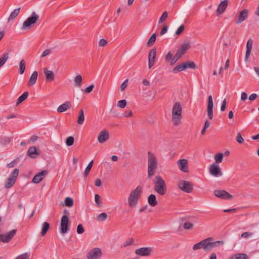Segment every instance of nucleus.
<instances>
[{
	"label": "nucleus",
	"mask_w": 259,
	"mask_h": 259,
	"mask_svg": "<svg viewBox=\"0 0 259 259\" xmlns=\"http://www.w3.org/2000/svg\"><path fill=\"white\" fill-rule=\"evenodd\" d=\"M226 99H225L223 102H222V105H221V111H224L226 109Z\"/></svg>",
	"instance_id": "0e129e2a"
},
{
	"label": "nucleus",
	"mask_w": 259,
	"mask_h": 259,
	"mask_svg": "<svg viewBox=\"0 0 259 259\" xmlns=\"http://www.w3.org/2000/svg\"><path fill=\"white\" fill-rule=\"evenodd\" d=\"M228 4L227 0L222 1L219 5L217 10V15L223 14L226 9Z\"/></svg>",
	"instance_id": "5701e85b"
},
{
	"label": "nucleus",
	"mask_w": 259,
	"mask_h": 259,
	"mask_svg": "<svg viewBox=\"0 0 259 259\" xmlns=\"http://www.w3.org/2000/svg\"><path fill=\"white\" fill-rule=\"evenodd\" d=\"M181 57L179 56H178L177 57V54H176L175 56L171 59V60L170 61V64L171 65H174V64H175L176 63V62L180 59L181 58Z\"/></svg>",
	"instance_id": "4d7b16f0"
},
{
	"label": "nucleus",
	"mask_w": 259,
	"mask_h": 259,
	"mask_svg": "<svg viewBox=\"0 0 259 259\" xmlns=\"http://www.w3.org/2000/svg\"><path fill=\"white\" fill-rule=\"evenodd\" d=\"M82 78L80 75H77L74 79V83L76 87H80L81 86Z\"/></svg>",
	"instance_id": "c9c22d12"
},
{
	"label": "nucleus",
	"mask_w": 259,
	"mask_h": 259,
	"mask_svg": "<svg viewBox=\"0 0 259 259\" xmlns=\"http://www.w3.org/2000/svg\"><path fill=\"white\" fill-rule=\"evenodd\" d=\"M253 233H251V232H244L241 234V237L244 238H248L251 237L253 235Z\"/></svg>",
	"instance_id": "bf43d9fd"
},
{
	"label": "nucleus",
	"mask_w": 259,
	"mask_h": 259,
	"mask_svg": "<svg viewBox=\"0 0 259 259\" xmlns=\"http://www.w3.org/2000/svg\"><path fill=\"white\" fill-rule=\"evenodd\" d=\"M247 98V95L245 92H242L241 95V100L242 101H245Z\"/></svg>",
	"instance_id": "774afa93"
},
{
	"label": "nucleus",
	"mask_w": 259,
	"mask_h": 259,
	"mask_svg": "<svg viewBox=\"0 0 259 259\" xmlns=\"http://www.w3.org/2000/svg\"><path fill=\"white\" fill-rule=\"evenodd\" d=\"M236 140L237 142L239 144H242L244 142V139L241 136V135L240 133L237 134Z\"/></svg>",
	"instance_id": "864d4df0"
},
{
	"label": "nucleus",
	"mask_w": 259,
	"mask_h": 259,
	"mask_svg": "<svg viewBox=\"0 0 259 259\" xmlns=\"http://www.w3.org/2000/svg\"><path fill=\"white\" fill-rule=\"evenodd\" d=\"M184 65L186 67V69L187 68H192V69H195L196 68V64L193 62H184Z\"/></svg>",
	"instance_id": "37998d69"
},
{
	"label": "nucleus",
	"mask_w": 259,
	"mask_h": 259,
	"mask_svg": "<svg viewBox=\"0 0 259 259\" xmlns=\"http://www.w3.org/2000/svg\"><path fill=\"white\" fill-rule=\"evenodd\" d=\"M172 58V54L169 52L166 55L165 59L167 62H170Z\"/></svg>",
	"instance_id": "680f3d73"
},
{
	"label": "nucleus",
	"mask_w": 259,
	"mask_h": 259,
	"mask_svg": "<svg viewBox=\"0 0 259 259\" xmlns=\"http://www.w3.org/2000/svg\"><path fill=\"white\" fill-rule=\"evenodd\" d=\"M20 11V8H17L15 9L10 15L8 18V22L13 21L15 18L18 15Z\"/></svg>",
	"instance_id": "c85d7f7f"
},
{
	"label": "nucleus",
	"mask_w": 259,
	"mask_h": 259,
	"mask_svg": "<svg viewBox=\"0 0 259 259\" xmlns=\"http://www.w3.org/2000/svg\"><path fill=\"white\" fill-rule=\"evenodd\" d=\"M28 96V93L27 92H24L22 95H21L18 99L16 103V105H18L24 100H25Z\"/></svg>",
	"instance_id": "72a5a7b5"
},
{
	"label": "nucleus",
	"mask_w": 259,
	"mask_h": 259,
	"mask_svg": "<svg viewBox=\"0 0 259 259\" xmlns=\"http://www.w3.org/2000/svg\"><path fill=\"white\" fill-rule=\"evenodd\" d=\"M183 227L186 230H191L193 228V224L189 222H187L184 223Z\"/></svg>",
	"instance_id": "09e8293b"
},
{
	"label": "nucleus",
	"mask_w": 259,
	"mask_h": 259,
	"mask_svg": "<svg viewBox=\"0 0 259 259\" xmlns=\"http://www.w3.org/2000/svg\"><path fill=\"white\" fill-rule=\"evenodd\" d=\"M156 34L153 33L151 35L150 38L149 39V40L147 42V46L148 47H150V46H152L154 44V42L156 40Z\"/></svg>",
	"instance_id": "79ce46f5"
},
{
	"label": "nucleus",
	"mask_w": 259,
	"mask_h": 259,
	"mask_svg": "<svg viewBox=\"0 0 259 259\" xmlns=\"http://www.w3.org/2000/svg\"><path fill=\"white\" fill-rule=\"evenodd\" d=\"M109 139V133L104 130L100 132L98 136V140L100 143H104Z\"/></svg>",
	"instance_id": "a211bd4d"
},
{
	"label": "nucleus",
	"mask_w": 259,
	"mask_h": 259,
	"mask_svg": "<svg viewBox=\"0 0 259 259\" xmlns=\"http://www.w3.org/2000/svg\"><path fill=\"white\" fill-rule=\"evenodd\" d=\"M76 231L79 234H82L84 232V228L81 224H79L77 226Z\"/></svg>",
	"instance_id": "603ef678"
},
{
	"label": "nucleus",
	"mask_w": 259,
	"mask_h": 259,
	"mask_svg": "<svg viewBox=\"0 0 259 259\" xmlns=\"http://www.w3.org/2000/svg\"><path fill=\"white\" fill-rule=\"evenodd\" d=\"M154 188L156 192L160 195H164L166 191V184L160 176H156L153 180Z\"/></svg>",
	"instance_id": "39448f33"
},
{
	"label": "nucleus",
	"mask_w": 259,
	"mask_h": 259,
	"mask_svg": "<svg viewBox=\"0 0 259 259\" xmlns=\"http://www.w3.org/2000/svg\"><path fill=\"white\" fill-rule=\"evenodd\" d=\"M153 249L151 247H144L135 250V253L140 256H148L151 254L153 252Z\"/></svg>",
	"instance_id": "9d476101"
},
{
	"label": "nucleus",
	"mask_w": 259,
	"mask_h": 259,
	"mask_svg": "<svg viewBox=\"0 0 259 259\" xmlns=\"http://www.w3.org/2000/svg\"><path fill=\"white\" fill-rule=\"evenodd\" d=\"M230 259H248V256L245 253H238L231 256Z\"/></svg>",
	"instance_id": "2f4dec72"
},
{
	"label": "nucleus",
	"mask_w": 259,
	"mask_h": 259,
	"mask_svg": "<svg viewBox=\"0 0 259 259\" xmlns=\"http://www.w3.org/2000/svg\"><path fill=\"white\" fill-rule=\"evenodd\" d=\"M25 62L24 59H22L19 63V73L22 74L25 70Z\"/></svg>",
	"instance_id": "58836bf2"
},
{
	"label": "nucleus",
	"mask_w": 259,
	"mask_h": 259,
	"mask_svg": "<svg viewBox=\"0 0 259 259\" xmlns=\"http://www.w3.org/2000/svg\"><path fill=\"white\" fill-rule=\"evenodd\" d=\"M51 52H52V49H48L45 50L42 52V53L41 55V57L44 58V57H46L47 56L50 55L51 54Z\"/></svg>",
	"instance_id": "6e6d98bb"
},
{
	"label": "nucleus",
	"mask_w": 259,
	"mask_h": 259,
	"mask_svg": "<svg viewBox=\"0 0 259 259\" xmlns=\"http://www.w3.org/2000/svg\"><path fill=\"white\" fill-rule=\"evenodd\" d=\"M178 187L180 189L186 193H191L193 189V184L188 181L180 180L178 182Z\"/></svg>",
	"instance_id": "0eeeda50"
},
{
	"label": "nucleus",
	"mask_w": 259,
	"mask_h": 259,
	"mask_svg": "<svg viewBox=\"0 0 259 259\" xmlns=\"http://www.w3.org/2000/svg\"><path fill=\"white\" fill-rule=\"evenodd\" d=\"M27 155L31 158H35L38 155L36 147L34 146L30 147L27 151Z\"/></svg>",
	"instance_id": "cd10ccee"
},
{
	"label": "nucleus",
	"mask_w": 259,
	"mask_h": 259,
	"mask_svg": "<svg viewBox=\"0 0 259 259\" xmlns=\"http://www.w3.org/2000/svg\"><path fill=\"white\" fill-rule=\"evenodd\" d=\"M47 174L48 171L46 170H43L36 174L32 180V183L34 184H38L45 178Z\"/></svg>",
	"instance_id": "dca6fc26"
},
{
	"label": "nucleus",
	"mask_w": 259,
	"mask_h": 259,
	"mask_svg": "<svg viewBox=\"0 0 259 259\" xmlns=\"http://www.w3.org/2000/svg\"><path fill=\"white\" fill-rule=\"evenodd\" d=\"M94 163V161L92 160L90 161V162L89 163L88 165L85 169V170L84 171V177H87V176L89 175L92 166Z\"/></svg>",
	"instance_id": "ea45409f"
},
{
	"label": "nucleus",
	"mask_w": 259,
	"mask_h": 259,
	"mask_svg": "<svg viewBox=\"0 0 259 259\" xmlns=\"http://www.w3.org/2000/svg\"><path fill=\"white\" fill-rule=\"evenodd\" d=\"M128 80L127 79L125 80L121 84L120 86V90L121 91H123L125 90V89L126 88L127 86V83H128Z\"/></svg>",
	"instance_id": "13d9d810"
},
{
	"label": "nucleus",
	"mask_w": 259,
	"mask_h": 259,
	"mask_svg": "<svg viewBox=\"0 0 259 259\" xmlns=\"http://www.w3.org/2000/svg\"><path fill=\"white\" fill-rule=\"evenodd\" d=\"M134 242V239L133 238H131L124 243V246H126L133 244Z\"/></svg>",
	"instance_id": "69168bd1"
},
{
	"label": "nucleus",
	"mask_w": 259,
	"mask_h": 259,
	"mask_svg": "<svg viewBox=\"0 0 259 259\" xmlns=\"http://www.w3.org/2000/svg\"><path fill=\"white\" fill-rule=\"evenodd\" d=\"M156 55V49H152L149 53L148 54V60L155 61Z\"/></svg>",
	"instance_id": "e433bc0d"
},
{
	"label": "nucleus",
	"mask_w": 259,
	"mask_h": 259,
	"mask_svg": "<svg viewBox=\"0 0 259 259\" xmlns=\"http://www.w3.org/2000/svg\"><path fill=\"white\" fill-rule=\"evenodd\" d=\"M94 87V85L91 84V85L85 89L84 92L86 93H90L93 91Z\"/></svg>",
	"instance_id": "e2e57ef3"
},
{
	"label": "nucleus",
	"mask_w": 259,
	"mask_h": 259,
	"mask_svg": "<svg viewBox=\"0 0 259 259\" xmlns=\"http://www.w3.org/2000/svg\"><path fill=\"white\" fill-rule=\"evenodd\" d=\"M178 165L181 171L185 172L188 171V162L187 159H182L179 160L178 161Z\"/></svg>",
	"instance_id": "aec40b11"
},
{
	"label": "nucleus",
	"mask_w": 259,
	"mask_h": 259,
	"mask_svg": "<svg viewBox=\"0 0 259 259\" xmlns=\"http://www.w3.org/2000/svg\"><path fill=\"white\" fill-rule=\"evenodd\" d=\"M142 193L143 188L141 186H138L131 192L127 199V203L130 207L133 208L137 205Z\"/></svg>",
	"instance_id": "7ed1b4c3"
},
{
	"label": "nucleus",
	"mask_w": 259,
	"mask_h": 259,
	"mask_svg": "<svg viewBox=\"0 0 259 259\" xmlns=\"http://www.w3.org/2000/svg\"><path fill=\"white\" fill-rule=\"evenodd\" d=\"M148 202L149 204L152 207H154L157 205L158 202L156 200L155 195L154 194H150L148 197Z\"/></svg>",
	"instance_id": "bb28decb"
},
{
	"label": "nucleus",
	"mask_w": 259,
	"mask_h": 259,
	"mask_svg": "<svg viewBox=\"0 0 259 259\" xmlns=\"http://www.w3.org/2000/svg\"><path fill=\"white\" fill-rule=\"evenodd\" d=\"M102 255V250L99 248L91 249L87 254L88 259H98Z\"/></svg>",
	"instance_id": "ddd939ff"
},
{
	"label": "nucleus",
	"mask_w": 259,
	"mask_h": 259,
	"mask_svg": "<svg viewBox=\"0 0 259 259\" xmlns=\"http://www.w3.org/2000/svg\"><path fill=\"white\" fill-rule=\"evenodd\" d=\"M107 218V214L105 212L100 213L98 217V220L100 221H105Z\"/></svg>",
	"instance_id": "3c124183"
},
{
	"label": "nucleus",
	"mask_w": 259,
	"mask_h": 259,
	"mask_svg": "<svg viewBox=\"0 0 259 259\" xmlns=\"http://www.w3.org/2000/svg\"><path fill=\"white\" fill-rule=\"evenodd\" d=\"M16 231L17 230L14 229L5 234H0V242L2 241L4 243L9 242L15 236Z\"/></svg>",
	"instance_id": "9b49d317"
},
{
	"label": "nucleus",
	"mask_w": 259,
	"mask_h": 259,
	"mask_svg": "<svg viewBox=\"0 0 259 259\" xmlns=\"http://www.w3.org/2000/svg\"><path fill=\"white\" fill-rule=\"evenodd\" d=\"M74 139L72 136L68 137L66 140V144L68 146H72L74 143Z\"/></svg>",
	"instance_id": "c03bdc74"
},
{
	"label": "nucleus",
	"mask_w": 259,
	"mask_h": 259,
	"mask_svg": "<svg viewBox=\"0 0 259 259\" xmlns=\"http://www.w3.org/2000/svg\"><path fill=\"white\" fill-rule=\"evenodd\" d=\"M38 76V73L36 71H34L31 74L28 82L27 83V85L29 86H31L34 85L37 80Z\"/></svg>",
	"instance_id": "a878e982"
},
{
	"label": "nucleus",
	"mask_w": 259,
	"mask_h": 259,
	"mask_svg": "<svg viewBox=\"0 0 259 259\" xmlns=\"http://www.w3.org/2000/svg\"><path fill=\"white\" fill-rule=\"evenodd\" d=\"M9 58V54L5 53L0 58V68L2 67Z\"/></svg>",
	"instance_id": "f704fd0d"
},
{
	"label": "nucleus",
	"mask_w": 259,
	"mask_h": 259,
	"mask_svg": "<svg viewBox=\"0 0 259 259\" xmlns=\"http://www.w3.org/2000/svg\"><path fill=\"white\" fill-rule=\"evenodd\" d=\"M107 41L105 39H101L99 41L100 47H105L107 45Z\"/></svg>",
	"instance_id": "052dcab7"
},
{
	"label": "nucleus",
	"mask_w": 259,
	"mask_h": 259,
	"mask_svg": "<svg viewBox=\"0 0 259 259\" xmlns=\"http://www.w3.org/2000/svg\"><path fill=\"white\" fill-rule=\"evenodd\" d=\"M186 69V66L184 65V63H181L178 65H177L175 68L173 69L172 72L174 73H177L180 71H182Z\"/></svg>",
	"instance_id": "473e14b6"
},
{
	"label": "nucleus",
	"mask_w": 259,
	"mask_h": 259,
	"mask_svg": "<svg viewBox=\"0 0 259 259\" xmlns=\"http://www.w3.org/2000/svg\"><path fill=\"white\" fill-rule=\"evenodd\" d=\"M19 169L15 168L11 174L10 177L8 178L5 184V188L9 189L11 188L16 182L19 174Z\"/></svg>",
	"instance_id": "423d86ee"
},
{
	"label": "nucleus",
	"mask_w": 259,
	"mask_h": 259,
	"mask_svg": "<svg viewBox=\"0 0 259 259\" xmlns=\"http://www.w3.org/2000/svg\"><path fill=\"white\" fill-rule=\"evenodd\" d=\"M190 48V44L189 42L183 44L176 53L177 54V57L179 56L182 57V56L185 54L186 51L188 50Z\"/></svg>",
	"instance_id": "6ab92c4d"
},
{
	"label": "nucleus",
	"mask_w": 259,
	"mask_h": 259,
	"mask_svg": "<svg viewBox=\"0 0 259 259\" xmlns=\"http://www.w3.org/2000/svg\"><path fill=\"white\" fill-rule=\"evenodd\" d=\"M223 154L221 153H219L215 155L214 159L215 162L217 163H220L222 162L223 159Z\"/></svg>",
	"instance_id": "a19ab883"
},
{
	"label": "nucleus",
	"mask_w": 259,
	"mask_h": 259,
	"mask_svg": "<svg viewBox=\"0 0 259 259\" xmlns=\"http://www.w3.org/2000/svg\"><path fill=\"white\" fill-rule=\"evenodd\" d=\"M249 11L244 9L241 11L239 14L238 18L236 21V23L239 24L245 21L248 16Z\"/></svg>",
	"instance_id": "412c9836"
},
{
	"label": "nucleus",
	"mask_w": 259,
	"mask_h": 259,
	"mask_svg": "<svg viewBox=\"0 0 259 259\" xmlns=\"http://www.w3.org/2000/svg\"><path fill=\"white\" fill-rule=\"evenodd\" d=\"M210 174L215 177H219L223 175L220 166L215 163L210 165L209 168Z\"/></svg>",
	"instance_id": "4468645a"
},
{
	"label": "nucleus",
	"mask_w": 259,
	"mask_h": 259,
	"mask_svg": "<svg viewBox=\"0 0 259 259\" xmlns=\"http://www.w3.org/2000/svg\"><path fill=\"white\" fill-rule=\"evenodd\" d=\"M213 238L209 237L196 243L193 246V249L196 250L202 248L205 251H210L213 248L224 244L223 241H213Z\"/></svg>",
	"instance_id": "f257e3e1"
},
{
	"label": "nucleus",
	"mask_w": 259,
	"mask_h": 259,
	"mask_svg": "<svg viewBox=\"0 0 259 259\" xmlns=\"http://www.w3.org/2000/svg\"><path fill=\"white\" fill-rule=\"evenodd\" d=\"M44 71L46 75V79L48 81L51 82L54 80L55 74L52 71L48 70L47 68H44Z\"/></svg>",
	"instance_id": "393cba45"
},
{
	"label": "nucleus",
	"mask_w": 259,
	"mask_h": 259,
	"mask_svg": "<svg viewBox=\"0 0 259 259\" xmlns=\"http://www.w3.org/2000/svg\"><path fill=\"white\" fill-rule=\"evenodd\" d=\"M30 253L26 252L18 256L15 259H29Z\"/></svg>",
	"instance_id": "49530a36"
},
{
	"label": "nucleus",
	"mask_w": 259,
	"mask_h": 259,
	"mask_svg": "<svg viewBox=\"0 0 259 259\" xmlns=\"http://www.w3.org/2000/svg\"><path fill=\"white\" fill-rule=\"evenodd\" d=\"M127 102L125 100H120L117 102V106L121 108H124L126 106Z\"/></svg>",
	"instance_id": "de8ad7c7"
},
{
	"label": "nucleus",
	"mask_w": 259,
	"mask_h": 259,
	"mask_svg": "<svg viewBox=\"0 0 259 259\" xmlns=\"http://www.w3.org/2000/svg\"><path fill=\"white\" fill-rule=\"evenodd\" d=\"M214 194L217 197L222 199H230L232 198V196L225 190H215Z\"/></svg>",
	"instance_id": "f3484780"
},
{
	"label": "nucleus",
	"mask_w": 259,
	"mask_h": 259,
	"mask_svg": "<svg viewBox=\"0 0 259 259\" xmlns=\"http://www.w3.org/2000/svg\"><path fill=\"white\" fill-rule=\"evenodd\" d=\"M65 205L67 207H70L73 205V200L70 197H66L64 200Z\"/></svg>",
	"instance_id": "4c0bfd02"
},
{
	"label": "nucleus",
	"mask_w": 259,
	"mask_h": 259,
	"mask_svg": "<svg viewBox=\"0 0 259 259\" xmlns=\"http://www.w3.org/2000/svg\"><path fill=\"white\" fill-rule=\"evenodd\" d=\"M16 231L17 230L14 229L5 234H0V242L2 241L4 243L9 242L15 236Z\"/></svg>",
	"instance_id": "f8f14e48"
},
{
	"label": "nucleus",
	"mask_w": 259,
	"mask_h": 259,
	"mask_svg": "<svg viewBox=\"0 0 259 259\" xmlns=\"http://www.w3.org/2000/svg\"><path fill=\"white\" fill-rule=\"evenodd\" d=\"M185 29V26L183 25H181L176 31V34L177 35H180Z\"/></svg>",
	"instance_id": "5fc2aeb1"
},
{
	"label": "nucleus",
	"mask_w": 259,
	"mask_h": 259,
	"mask_svg": "<svg viewBox=\"0 0 259 259\" xmlns=\"http://www.w3.org/2000/svg\"><path fill=\"white\" fill-rule=\"evenodd\" d=\"M69 219L67 215H63L62 217L60 224V232L64 234L66 233L69 230Z\"/></svg>",
	"instance_id": "1a4fd4ad"
},
{
	"label": "nucleus",
	"mask_w": 259,
	"mask_h": 259,
	"mask_svg": "<svg viewBox=\"0 0 259 259\" xmlns=\"http://www.w3.org/2000/svg\"><path fill=\"white\" fill-rule=\"evenodd\" d=\"M158 167L157 160L156 156L152 152L148 153V178L154 176Z\"/></svg>",
	"instance_id": "20e7f679"
},
{
	"label": "nucleus",
	"mask_w": 259,
	"mask_h": 259,
	"mask_svg": "<svg viewBox=\"0 0 259 259\" xmlns=\"http://www.w3.org/2000/svg\"><path fill=\"white\" fill-rule=\"evenodd\" d=\"M50 224L48 222H44L42 224L41 235L44 236H45L50 228Z\"/></svg>",
	"instance_id": "c756f323"
},
{
	"label": "nucleus",
	"mask_w": 259,
	"mask_h": 259,
	"mask_svg": "<svg viewBox=\"0 0 259 259\" xmlns=\"http://www.w3.org/2000/svg\"><path fill=\"white\" fill-rule=\"evenodd\" d=\"M213 103L212 100V97L211 95H209L208 97L207 113L208 117L210 119H212L213 117Z\"/></svg>",
	"instance_id": "2eb2a0df"
},
{
	"label": "nucleus",
	"mask_w": 259,
	"mask_h": 259,
	"mask_svg": "<svg viewBox=\"0 0 259 259\" xmlns=\"http://www.w3.org/2000/svg\"><path fill=\"white\" fill-rule=\"evenodd\" d=\"M168 17V13L166 11H164L160 17L159 20V23H162V22L166 20Z\"/></svg>",
	"instance_id": "a18cd8bd"
},
{
	"label": "nucleus",
	"mask_w": 259,
	"mask_h": 259,
	"mask_svg": "<svg viewBox=\"0 0 259 259\" xmlns=\"http://www.w3.org/2000/svg\"><path fill=\"white\" fill-rule=\"evenodd\" d=\"M95 201L96 204L99 206H102V201L101 200V197L98 194H95Z\"/></svg>",
	"instance_id": "8fccbe9b"
},
{
	"label": "nucleus",
	"mask_w": 259,
	"mask_h": 259,
	"mask_svg": "<svg viewBox=\"0 0 259 259\" xmlns=\"http://www.w3.org/2000/svg\"><path fill=\"white\" fill-rule=\"evenodd\" d=\"M182 119V107L180 102H176L171 111V121L175 125H178Z\"/></svg>",
	"instance_id": "f03ea898"
},
{
	"label": "nucleus",
	"mask_w": 259,
	"mask_h": 259,
	"mask_svg": "<svg viewBox=\"0 0 259 259\" xmlns=\"http://www.w3.org/2000/svg\"><path fill=\"white\" fill-rule=\"evenodd\" d=\"M16 163H17V160L15 159V160L12 161V162H11L10 163H8L7 164V167H8L9 168H12L15 166Z\"/></svg>",
	"instance_id": "338daca9"
},
{
	"label": "nucleus",
	"mask_w": 259,
	"mask_h": 259,
	"mask_svg": "<svg viewBox=\"0 0 259 259\" xmlns=\"http://www.w3.org/2000/svg\"><path fill=\"white\" fill-rule=\"evenodd\" d=\"M84 121V111L83 109H80L79 112V115L77 119V123L79 124H82Z\"/></svg>",
	"instance_id": "7c9ffc66"
},
{
	"label": "nucleus",
	"mask_w": 259,
	"mask_h": 259,
	"mask_svg": "<svg viewBox=\"0 0 259 259\" xmlns=\"http://www.w3.org/2000/svg\"><path fill=\"white\" fill-rule=\"evenodd\" d=\"M38 16L35 13L33 12L30 17H28L23 24L22 29L28 28L32 24H34L38 20Z\"/></svg>",
	"instance_id": "6e6552de"
},
{
	"label": "nucleus",
	"mask_w": 259,
	"mask_h": 259,
	"mask_svg": "<svg viewBox=\"0 0 259 259\" xmlns=\"http://www.w3.org/2000/svg\"><path fill=\"white\" fill-rule=\"evenodd\" d=\"M253 45V40L251 39H249L246 44V51L245 53V56L244 58V61L245 62H247L248 58L250 55V53L252 50V47Z\"/></svg>",
	"instance_id": "4be33fe9"
},
{
	"label": "nucleus",
	"mask_w": 259,
	"mask_h": 259,
	"mask_svg": "<svg viewBox=\"0 0 259 259\" xmlns=\"http://www.w3.org/2000/svg\"><path fill=\"white\" fill-rule=\"evenodd\" d=\"M71 106V103L69 101H66L64 103L60 105L57 108V111L62 113L69 109Z\"/></svg>",
	"instance_id": "b1692460"
}]
</instances>
